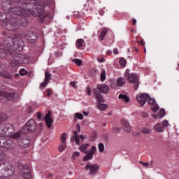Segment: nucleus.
Returning a JSON list of instances; mask_svg holds the SVG:
<instances>
[{
	"label": "nucleus",
	"mask_w": 179,
	"mask_h": 179,
	"mask_svg": "<svg viewBox=\"0 0 179 179\" xmlns=\"http://www.w3.org/2000/svg\"><path fill=\"white\" fill-rule=\"evenodd\" d=\"M121 124H122L124 131L126 132H127L128 134H129V132H131V131H132V128L131 127V124L125 119H122Z\"/></svg>",
	"instance_id": "nucleus-19"
},
{
	"label": "nucleus",
	"mask_w": 179,
	"mask_h": 179,
	"mask_svg": "<svg viewBox=\"0 0 179 179\" xmlns=\"http://www.w3.org/2000/svg\"><path fill=\"white\" fill-rule=\"evenodd\" d=\"M162 127H164V128H166V127H169V121H167V120H164V121L162 122Z\"/></svg>",
	"instance_id": "nucleus-52"
},
{
	"label": "nucleus",
	"mask_w": 179,
	"mask_h": 179,
	"mask_svg": "<svg viewBox=\"0 0 179 179\" xmlns=\"http://www.w3.org/2000/svg\"><path fill=\"white\" fill-rule=\"evenodd\" d=\"M2 27L8 31H16L19 29V24L16 22V19L13 17L6 23H4Z\"/></svg>",
	"instance_id": "nucleus-5"
},
{
	"label": "nucleus",
	"mask_w": 179,
	"mask_h": 179,
	"mask_svg": "<svg viewBox=\"0 0 179 179\" xmlns=\"http://www.w3.org/2000/svg\"><path fill=\"white\" fill-rule=\"evenodd\" d=\"M13 58L15 62H17L18 64H22V62H24V60L26 59V56L20 53H15Z\"/></svg>",
	"instance_id": "nucleus-18"
},
{
	"label": "nucleus",
	"mask_w": 179,
	"mask_h": 179,
	"mask_svg": "<svg viewBox=\"0 0 179 179\" xmlns=\"http://www.w3.org/2000/svg\"><path fill=\"white\" fill-rule=\"evenodd\" d=\"M100 79L101 82H104V80H106V70H102Z\"/></svg>",
	"instance_id": "nucleus-41"
},
{
	"label": "nucleus",
	"mask_w": 179,
	"mask_h": 179,
	"mask_svg": "<svg viewBox=\"0 0 179 179\" xmlns=\"http://www.w3.org/2000/svg\"><path fill=\"white\" fill-rule=\"evenodd\" d=\"M113 54H115V55H117V54H118V49L115 48V49L113 50Z\"/></svg>",
	"instance_id": "nucleus-63"
},
{
	"label": "nucleus",
	"mask_w": 179,
	"mask_h": 179,
	"mask_svg": "<svg viewBox=\"0 0 179 179\" xmlns=\"http://www.w3.org/2000/svg\"><path fill=\"white\" fill-rule=\"evenodd\" d=\"M72 62H74L78 66H80L82 65V60L79 59H73Z\"/></svg>",
	"instance_id": "nucleus-40"
},
{
	"label": "nucleus",
	"mask_w": 179,
	"mask_h": 179,
	"mask_svg": "<svg viewBox=\"0 0 179 179\" xmlns=\"http://www.w3.org/2000/svg\"><path fill=\"white\" fill-rule=\"evenodd\" d=\"M140 164H142L144 167H149L148 162H143L142 161L139 162Z\"/></svg>",
	"instance_id": "nucleus-53"
},
{
	"label": "nucleus",
	"mask_w": 179,
	"mask_h": 179,
	"mask_svg": "<svg viewBox=\"0 0 179 179\" xmlns=\"http://www.w3.org/2000/svg\"><path fill=\"white\" fill-rule=\"evenodd\" d=\"M29 6L26 10L20 8V6H15L10 8V12L13 15H17L18 16H24L27 17L29 13L32 16H38V20L39 23H44V19H45V15H44V6L41 4H37L34 1H31Z\"/></svg>",
	"instance_id": "nucleus-1"
},
{
	"label": "nucleus",
	"mask_w": 179,
	"mask_h": 179,
	"mask_svg": "<svg viewBox=\"0 0 179 179\" xmlns=\"http://www.w3.org/2000/svg\"><path fill=\"white\" fill-rule=\"evenodd\" d=\"M66 149V143H62L59 145L58 150L59 152H64Z\"/></svg>",
	"instance_id": "nucleus-33"
},
{
	"label": "nucleus",
	"mask_w": 179,
	"mask_h": 179,
	"mask_svg": "<svg viewBox=\"0 0 179 179\" xmlns=\"http://www.w3.org/2000/svg\"><path fill=\"white\" fill-rule=\"evenodd\" d=\"M154 106L151 108L152 111H154V113H156L157 111H159V105L155 104Z\"/></svg>",
	"instance_id": "nucleus-47"
},
{
	"label": "nucleus",
	"mask_w": 179,
	"mask_h": 179,
	"mask_svg": "<svg viewBox=\"0 0 179 179\" xmlns=\"http://www.w3.org/2000/svg\"><path fill=\"white\" fill-rule=\"evenodd\" d=\"M22 37H26L27 40L29 41V43H36V40H37V35L33 32H27V34H23Z\"/></svg>",
	"instance_id": "nucleus-13"
},
{
	"label": "nucleus",
	"mask_w": 179,
	"mask_h": 179,
	"mask_svg": "<svg viewBox=\"0 0 179 179\" xmlns=\"http://www.w3.org/2000/svg\"><path fill=\"white\" fill-rule=\"evenodd\" d=\"M20 24L23 27H26V26H27V24H29V21L26 18H22V19H21Z\"/></svg>",
	"instance_id": "nucleus-36"
},
{
	"label": "nucleus",
	"mask_w": 179,
	"mask_h": 179,
	"mask_svg": "<svg viewBox=\"0 0 179 179\" xmlns=\"http://www.w3.org/2000/svg\"><path fill=\"white\" fill-rule=\"evenodd\" d=\"M164 128L163 127L162 123H157L154 127V130L156 132H163Z\"/></svg>",
	"instance_id": "nucleus-25"
},
{
	"label": "nucleus",
	"mask_w": 179,
	"mask_h": 179,
	"mask_svg": "<svg viewBox=\"0 0 179 179\" xmlns=\"http://www.w3.org/2000/svg\"><path fill=\"white\" fill-rule=\"evenodd\" d=\"M76 118H78V120H83V115L82 113H76L75 114Z\"/></svg>",
	"instance_id": "nucleus-51"
},
{
	"label": "nucleus",
	"mask_w": 179,
	"mask_h": 179,
	"mask_svg": "<svg viewBox=\"0 0 179 179\" xmlns=\"http://www.w3.org/2000/svg\"><path fill=\"white\" fill-rule=\"evenodd\" d=\"M84 40L82 38L78 39L76 43H77V47L78 48H82V47H83V43H84Z\"/></svg>",
	"instance_id": "nucleus-35"
},
{
	"label": "nucleus",
	"mask_w": 179,
	"mask_h": 179,
	"mask_svg": "<svg viewBox=\"0 0 179 179\" xmlns=\"http://www.w3.org/2000/svg\"><path fill=\"white\" fill-rule=\"evenodd\" d=\"M86 90L88 96H92V90L90 89V87H87Z\"/></svg>",
	"instance_id": "nucleus-54"
},
{
	"label": "nucleus",
	"mask_w": 179,
	"mask_h": 179,
	"mask_svg": "<svg viewBox=\"0 0 179 179\" xmlns=\"http://www.w3.org/2000/svg\"><path fill=\"white\" fill-rule=\"evenodd\" d=\"M22 177H23V178H26V179H30L31 178V172H28L27 173H24L22 175H21Z\"/></svg>",
	"instance_id": "nucleus-42"
},
{
	"label": "nucleus",
	"mask_w": 179,
	"mask_h": 179,
	"mask_svg": "<svg viewBox=\"0 0 179 179\" xmlns=\"http://www.w3.org/2000/svg\"><path fill=\"white\" fill-rule=\"evenodd\" d=\"M71 86H72V87H74V89H76L78 87L76 86V82L73 81L70 83Z\"/></svg>",
	"instance_id": "nucleus-56"
},
{
	"label": "nucleus",
	"mask_w": 179,
	"mask_h": 179,
	"mask_svg": "<svg viewBox=\"0 0 179 179\" xmlns=\"http://www.w3.org/2000/svg\"><path fill=\"white\" fill-rule=\"evenodd\" d=\"M141 116L143 117V118H148L149 117V115H148L145 112H143L141 113Z\"/></svg>",
	"instance_id": "nucleus-58"
},
{
	"label": "nucleus",
	"mask_w": 179,
	"mask_h": 179,
	"mask_svg": "<svg viewBox=\"0 0 179 179\" xmlns=\"http://www.w3.org/2000/svg\"><path fill=\"white\" fill-rule=\"evenodd\" d=\"M45 80L46 82H50V80H51V73L47 71L45 72Z\"/></svg>",
	"instance_id": "nucleus-37"
},
{
	"label": "nucleus",
	"mask_w": 179,
	"mask_h": 179,
	"mask_svg": "<svg viewBox=\"0 0 179 179\" xmlns=\"http://www.w3.org/2000/svg\"><path fill=\"white\" fill-rule=\"evenodd\" d=\"M11 17H13L9 13H0V22L1 27L5 25V23L8 22Z\"/></svg>",
	"instance_id": "nucleus-12"
},
{
	"label": "nucleus",
	"mask_w": 179,
	"mask_h": 179,
	"mask_svg": "<svg viewBox=\"0 0 179 179\" xmlns=\"http://www.w3.org/2000/svg\"><path fill=\"white\" fill-rule=\"evenodd\" d=\"M98 148H99V152H104V144L100 143L98 145Z\"/></svg>",
	"instance_id": "nucleus-46"
},
{
	"label": "nucleus",
	"mask_w": 179,
	"mask_h": 179,
	"mask_svg": "<svg viewBox=\"0 0 179 179\" xmlns=\"http://www.w3.org/2000/svg\"><path fill=\"white\" fill-rule=\"evenodd\" d=\"M0 76L6 79H12V76L7 71H0Z\"/></svg>",
	"instance_id": "nucleus-27"
},
{
	"label": "nucleus",
	"mask_w": 179,
	"mask_h": 179,
	"mask_svg": "<svg viewBox=\"0 0 179 179\" xmlns=\"http://www.w3.org/2000/svg\"><path fill=\"white\" fill-rule=\"evenodd\" d=\"M10 5V0H3L2 1V6L4 8H8Z\"/></svg>",
	"instance_id": "nucleus-39"
},
{
	"label": "nucleus",
	"mask_w": 179,
	"mask_h": 179,
	"mask_svg": "<svg viewBox=\"0 0 179 179\" xmlns=\"http://www.w3.org/2000/svg\"><path fill=\"white\" fill-rule=\"evenodd\" d=\"M6 120H8V115H6L5 113H1L0 114V122L5 121Z\"/></svg>",
	"instance_id": "nucleus-43"
},
{
	"label": "nucleus",
	"mask_w": 179,
	"mask_h": 179,
	"mask_svg": "<svg viewBox=\"0 0 179 179\" xmlns=\"http://www.w3.org/2000/svg\"><path fill=\"white\" fill-rule=\"evenodd\" d=\"M47 96H48V97H50V96H51V90H48Z\"/></svg>",
	"instance_id": "nucleus-64"
},
{
	"label": "nucleus",
	"mask_w": 179,
	"mask_h": 179,
	"mask_svg": "<svg viewBox=\"0 0 179 179\" xmlns=\"http://www.w3.org/2000/svg\"><path fill=\"white\" fill-rule=\"evenodd\" d=\"M138 87H139V81H137V83H134V90H138Z\"/></svg>",
	"instance_id": "nucleus-55"
},
{
	"label": "nucleus",
	"mask_w": 179,
	"mask_h": 179,
	"mask_svg": "<svg viewBox=\"0 0 179 179\" xmlns=\"http://www.w3.org/2000/svg\"><path fill=\"white\" fill-rule=\"evenodd\" d=\"M47 85H48V81L45 80L44 83H41L40 89H44V87H45V86H47Z\"/></svg>",
	"instance_id": "nucleus-48"
},
{
	"label": "nucleus",
	"mask_w": 179,
	"mask_h": 179,
	"mask_svg": "<svg viewBox=\"0 0 179 179\" xmlns=\"http://www.w3.org/2000/svg\"><path fill=\"white\" fill-rule=\"evenodd\" d=\"M120 64L121 66H125V65H127V61H125V59H124V57H121L120 59Z\"/></svg>",
	"instance_id": "nucleus-44"
},
{
	"label": "nucleus",
	"mask_w": 179,
	"mask_h": 179,
	"mask_svg": "<svg viewBox=\"0 0 179 179\" xmlns=\"http://www.w3.org/2000/svg\"><path fill=\"white\" fill-rule=\"evenodd\" d=\"M24 134H26V131H18L17 133H14L13 134H11V138L13 139H18V141H20L21 138H22L24 136Z\"/></svg>",
	"instance_id": "nucleus-23"
},
{
	"label": "nucleus",
	"mask_w": 179,
	"mask_h": 179,
	"mask_svg": "<svg viewBox=\"0 0 179 179\" xmlns=\"http://www.w3.org/2000/svg\"><path fill=\"white\" fill-rule=\"evenodd\" d=\"M67 138H68V135L66 134V133L62 134L60 136V141L62 143H65V141H66Z\"/></svg>",
	"instance_id": "nucleus-34"
},
{
	"label": "nucleus",
	"mask_w": 179,
	"mask_h": 179,
	"mask_svg": "<svg viewBox=\"0 0 179 179\" xmlns=\"http://www.w3.org/2000/svg\"><path fill=\"white\" fill-rule=\"evenodd\" d=\"M85 170H89L90 176H96V174L99 173V169H100V166L98 164H89L85 166Z\"/></svg>",
	"instance_id": "nucleus-8"
},
{
	"label": "nucleus",
	"mask_w": 179,
	"mask_h": 179,
	"mask_svg": "<svg viewBox=\"0 0 179 179\" xmlns=\"http://www.w3.org/2000/svg\"><path fill=\"white\" fill-rule=\"evenodd\" d=\"M76 130L73 131V136L71 138V142H76V145H80V139H79L78 132H80V124L78 123L76 124Z\"/></svg>",
	"instance_id": "nucleus-9"
},
{
	"label": "nucleus",
	"mask_w": 179,
	"mask_h": 179,
	"mask_svg": "<svg viewBox=\"0 0 179 179\" xmlns=\"http://www.w3.org/2000/svg\"><path fill=\"white\" fill-rule=\"evenodd\" d=\"M36 117L38 119L41 118V112H37Z\"/></svg>",
	"instance_id": "nucleus-61"
},
{
	"label": "nucleus",
	"mask_w": 179,
	"mask_h": 179,
	"mask_svg": "<svg viewBox=\"0 0 179 179\" xmlns=\"http://www.w3.org/2000/svg\"><path fill=\"white\" fill-rule=\"evenodd\" d=\"M81 139V141H83V139H85L86 138V136H84V135H79L78 136V139Z\"/></svg>",
	"instance_id": "nucleus-60"
},
{
	"label": "nucleus",
	"mask_w": 179,
	"mask_h": 179,
	"mask_svg": "<svg viewBox=\"0 0 179 179\" xmlns=\"http://www.w3.org/2000/svg\"><path fill=\"white\" fill-rule=\"evenodd\" d=\"M20 75L21 76H24L27 75V71H26V69H21L20 70Z\"/></svg>",
	"instance_id": "nucleus-45"
},
{
	"label": "nucleus",
	"mask_w": 179,
	"mask_h": 179,
	"mask_svg": "<svg viewBox=\"0 0 179 179\" xmlns=\"http://www.w3.org/2000/svg\"><path fill=\"white\" fill-rule=\"evenodd\" d=\"M0 148H4L5 149H14L15 143L12 139L0 138Z\"/></svg>",
	"instance_id": "nucleus-6"
},
{
	"label": "nucleus",
	"mask_w": 179,
	"mask_h": 179,
	"mask_svg": "<svg viewBox=\"0 0 179 179\" xmlns=\"http://www.w3.org/2000/svg\"><path fill=\"white\" fill-rule=\"evenodd\" d=\"M99 92V93H103V94H108L110 92V88L106 84H101L96 86V88H94Z\"/></svg>",
	"instance_id": "nucleus-14"
},
{
	"label": "nucleus",
	"mask_w": 179,
	"mask_h": 179,
	"mask_svg": "<svg viewBox=\"0 0 179 179\" xmlns=\"http://www.w3.org/2000/svg\"><path fill=\"white\" fill-rule=\"evenodd\" d=\"M97 107H98L99 110H100L101 111H104V110H106L108 107V106H107V104L98 103Z\"/></svg>",
	"instance_id": "nucleus-30"
},
{
	"label": "nucleus",
	"mask_w": 179,
	"mask_h": 179,
	"mask_svg": "<svg viewBox=\"0 0 179 179\" xmlns=\"http://www.w3.org/2000/svg\"><path fill=\"white\" fill-rule=\"evenodd\" d=\"M3 34L5 36L4 38H6V41L10 43L9 45L11 51H15L17 52L23 51L24 43L17 36V34L10 35L6 33H3Z\"/></svg>",
	"instance_id": "nucleus-2"
},
{
	"label": "nucleus",
	"mask_w": 179,
	"mask_h": 179,
	"mask_svg": "<svg viewBox=\"0 0 179 179\" xmlns=\"http://www.w3.org/2000/svg\"><path fill=\"white\" fill-rule=\"evenodd\" d=\"M36 128L37 123L33 119L29 120L24 126V131H27V132H34Z\"/></svg>",
	"instance_id": "nucleus-7"
},
{
	"label": "nucleus",
	"mask_w": 179,
	"mask_h": 179,
	"mask_svg": "<svg viewBox=\"0 0 179 179\" xmlns=\"http://www.w3.org/2000/svg\"><path fill=\"white\" fill-rule=\"evenodd\" d=\"M13 126L9 123H6V124L1 125L0 124V134H3V132H8L10 129H12Z\"/></svg>",
	"instance_id": "nucleus-21"
},
{
	"label": "nucleus",
	"mask_w": 179,
	"mask_h": 179,
	"mask_svg": "<svg viewBox=\"0 0 179 179\" xmlns=\"http://www.w3.org/2000/svg\"><path fill=\"white\" fill-rule=\"evenodd\" d=\"M19 64L20 63L16 62V61L13 60L10 63V66H12L13 68H15V66H17V65H19Z\"/></svg>",
	"instance_id": "nucleus-50"
},
{
	"label": "nucleus",
	"mask_w": 179,
	"mask_h": 179,
	"mask_svg": "<svg viewBox=\"0 0 179 179\" xmlns=\"http://www.w3.org/2000/svg\"><path fill=\"white\" fill-rule=\"evenodd\" d=\"M1 95L3 96V97L7 99L8 100H15V96H16V93L6 92L5 91H3L1 92Z\"/></svg>",
	"instance_id": "nucleus-20"
},
{
	"label": "nucleus",
	"mask_w": 179,
	"mask_h": 179,
	"mask_svg": "<svg viewBox=\"0 0 179 179\" xmlns=\"http://www.w3.org/2000/svg\"><path fill=\"white\" fill-rule=\"evenodd\" d=\"M141 134H144L145 135H146V134H151L152 129H148V128H147V127H143V128L141 129Z\"/></svg>",
	"instance_id": "nucleus-31"
},
{
	"label": "nucleus",
	"mask_w": 179,
	"mask_h": 179,
	"mask_svg": "<svg viewBox=\"0 0 179 179\" xmlns=\"http://www.w3.org/2000/svg\"><path fill=\"white\" fill-rule=\"evenodd\" d=\"M55 56L56 57V58H58V57L62 56V53H61L59 52H55Z\"/></svg>",
	"instance_id": "nucleus-59"
},
{
	"label": "nucleus",
	"mask_w": 179,
	"mask_h": 179,
	"mask_svg": "<svg viewBox=\"0 0 179 179\" xmlns=\"http://www.w3.org/2000/svg\"><path fill=\"white\" fill-rule=\"evenodd\" d=\"M28 113H33V108L32 107H29L27 110Z\"/></svg>",
	"instance_id": "nucleus-62"
},
{
	"label": "nucleus",
	"mask_w": 179,
	"mask_h": 179,
	"mask_svg": "<svg viewBox=\"0 0 179 179\" xmlns=\"http://www.w3.org/2000/svg\"><path fill=\"white\" fill-rule=\"evenodd\" d=\"M129 83H135L139 81V77L134 73L129 74V69H127L124 73Z\"/></svg>",
	"instance_id": "nucleus-10"
},
{
	"label": "nucleus",
	"mask_w": 179,
	"mask_h": 179,
	"mask_svg": "<svg viewBox=\"0 0 179 179\" xmlns=\"http://www.w3.org/2000/svg\"><path fill=\"white\" fill-rule=\"evenodd\" d=\"M45 122L48 128L49 129L51 128L53 122L52 118H51V112H49L48 114L45 115Z\"/></svg>",
	"instance_id": "nucleus-22"
},
{
	"label": "nucleus",
	"mask_w": 179,
	"mask_h": 179,
	"mask_svg": "<svg viewBox=\"0 0 179 179\" xmlns=\"http://www.w3.org/2000/svg\"><path fill=\"white\" fill-rule=\"evenodd\" d=\"M124 78L120 77L117 80V86L121 87L124 86Z\"/></svg>",
	"instance_id": "nucleus-32"
},
{
	"label": "nucleus",
	"mask_w": 179,
	"mask_h": 179,
	"mask_svg": "<svg viewBox=\"0 0 179 179\" xmlns=\"http://www.w3.org/2000/svg\"><path fill=\"white\" fill-rule=\"evenodd\" d=\"M166 115V110L162 108L159 110L158 113V117L159 118H162Z\"/></svg>",
	"instance_id": "nucleus-38"
},
{
	"label": "nucleus",
	"mask_w": 179,
	"mask_h": 179,
	"mask_svg": "<svg viewBox=\"0 0 179 179\" xmlns=\"http://www.w3.org/2000/svg\"><path fill=\"white\" fill-rule=\"evenodd\" d=\"M136 99L141 107H143V106L146 104V100H148V99H149L148 100V104H150V106H155L156 104V100L150 98V96H149V94L146 93L141 94L139 96H137Z\"/></svg>",
	"instance_id": "nucleus-4"
},
{
	"label": "nucleus",
	"mask_w": 179,
	"mask_h": 179,
	"mask_svg": "<svg viewBox=\"0 0 179 179\" xmlns=\"http://www.w3.org/2000/svg\"><path fill=\"white\" fill-rule=\"evenodd\" d=\"M107 31H108V30L107 29V28H103V30L101 31L100 35H99V40H104V37H106L107 36Z\"/></svg>",
	"instance_id": "nucleus-29"
},
{
	"label": "nucleus",
	"mask_w": 179,
	"mask_h": 179,
	"mask_svg": "<svg viewBox=\"0 0 179 179\" xmlns=\"http://www.w3.org/2000/svg\"><path fill=\"white\" fill-rule=\"evenodd\" d=\"M4 42L0 43V58H5L8 55H13V52L10 50V46L4 36Z\"/></svg>",
	"instance_id": "nucleus-3"
},
{
	"label": "nucleus",
	"mask_w": 179,
	"mask_h": 179,
	"mask_svg": "<svg viewBox=\"0 0 179 179\" xmlns=\"http://www.w3.org/2000/svg\"><path fill=\"white\" fill-rule=\"evenodd\" d=\"M96 152H97V148H96V146L92 145V148L90 150V151H87V153H85L86 156L83 157V162L92 160V159H93V155H94V153H96Z\"/></svg>",
	"instance_id": "nucleus-11"
},
{
	"label": "nucleus",
	"mask_w": 179,
	"mask_h": 179,
	"mask_svg": "<svg viewBox=\"0 0 179 179\" xmlns=\"http://www.w3.org/2000/svg\"><path fill=\"white\" fill-rule=\"evenodd\" d=\"M113 131H114V132H115V134H117V132H120L121 131V128L115 127V128H113Z\"/></svg>",
	"instance_id": "nucleus-57"
},
{
	"label": "nucleus",
	"mask_w": 179,
	"mask_h": 179,
	"mask_svg": "<svg viewBox=\"0 0 179 179\" xmlns=\"http://www.w3.org/2000/svg\"><path fill=\"white\" fill-rule=\"evenodd\" d=\"M80 155V152H74L73 153V155H72V159H75V158L79 157Z\"/></svg>",
	"instance_id": "nucleus-49"
},
{
	"label": "nucleus",
	"mask_w": 179,
	"mask_h": 179,
	"mask_svg": "<svg viewBox=\"0 0 179 179\" xmlns=\"http://www.w3.org/2000/svg\"><path fill=\"white\" fill-rule=\"evenodd\" d=\"M118 99L122 100V101H124V103H129V96H127L126 94H120Z\"/></svg>",
	"instance_id": "nucleus-26"
},
{
	"label": "nucleus",
	"mask_w": 179,
	"mask_h": 179,
	"mask_svg": "<svg viewBox=\"0 0 179 179\" xmlns=\"http://www.w3.org/2000/svg\"><path fill=\"white\" fill-rule=\"evenodd\" d=\"M20 173L22 175L30 173L31 171L30 168L26 165H22L19 166Z\"/></svg>",
	"instance_id": "nucleus-24"
},
{
	"label": "nucleus",
	"mask_w": 179,
	"mask_h": 179,
	"mask_svg": "<svg viewBox=\"0 0 179 179\" xmlns=\"http://www.w3.org/2000/svg\"><path fill=\"white\" fill-rule=\"evenodd\" d=\"M92 92L95 96L96 100L98 101V103H106V99L101 95V93H100V92L97 91V90L96 89H92Z\"/></svg>",
	"instance_id": "nucleus-16"
},
{
	"label": "nucleus",
	"mask_w": 179,
	"mask_h": 179,
	"mask_svg": "<svg viewBox=\"0 0 179 179\" xmlns=\"http://www.w3.org/2000/svg\"><path fill=\"white\" fill-rule=\"evenodd\" d=\"M13 2H16L17 3H19V5H22L21 9H24V10H26L27 8H29L30 6V2L31 1L34 0H13Z\"/></svg>",
	"instance_id": "nucleus-15"
},
{
	"label": "nucleus",
	"mask_w": 179,
	"mask_h": 179,
	"mask_svg": "<svg viewBox=\"0 0 179 179\" xmlns=\"http://www.w3.org/2000/svg\"><path fill=\"white\" fill-rule=\"evenodd\" d=\"M90 145V144L89 143L83 144L80 146L79 150L83 153H87V151H86V149H87V147H89Z\"/></svg>",
	"instance_id": "nucleus-28"
},
{
	"label": "nucleus",
	"mask_w": 179,
	"mask_h": 179,
	"mask_svg": "<svg viewBox=\"0 0 179 179\" xmlns=\"http://www.w3.org/2000/svg\"><path fill=\"white\" fill-rule=\"evenodd\" d=\"M18 145L21 148H29V145H30V140H29V138H27V137H24V136L21 138V140L18 141Z\"/></svg>",
	"instance_id": "nucleus-17"
}]
</instances>
